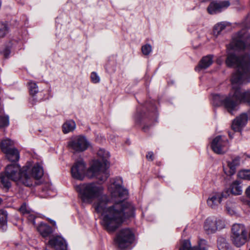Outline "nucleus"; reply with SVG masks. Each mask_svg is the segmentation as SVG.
Listing matches in <instances>:
<instances>
[{
    "label": "nucleus",
    "instance_id": "f257e3e1",
    "mask_svg": "<svg viewBox=\"0 0 250 250\" xmlns=\"http://www.w3.org/2000/svg\"><path fill=\"white\" fill-rule=\"evenodd\" d=\"M75 188L83 202L91 203L96 199L93 207L97 213L101 214V225L109 233L114 232L134 215V207L124 202L128 191L121 185L119 179L111 180L108 186L111 200L104 194V187L95 183L76 185Z\"/></svg>",
    "mask_w": 250,
    "mask_h": 250
},
{
    "label": "nucleus",
    "instance_id": "f03ea898",
    "mask_svg": "<svg viewBox=\"0 0 250 250\" xmlns=\"http://www.w3.org/2000/svg\"><path fill=\"white\" fill-rule=\"evenodd\" d=\"M230 50L226 61L229 67L237 69L231 78L232 98L236 102V111L241 103L250 106V90L242 91L238 85L250 82V33L243 29L235 35L229 44Z\"/></svg>",
    "mask_w": 250,
    "mask_h": 250
},
{
    "label": "nucleus",
    "instance_id": "7ed1b4c3",
    "mask_svg": "<svg viewBox=\"0 0 250 250\" xmlns=\"http://www.w3.org/2000/svg\"><path fill=\"white\" fill-rule=\"evenodd\" d=\"M43 174L42 167L39 164L34 165L30 162L26 163L22 168L18 164L8 165L4 173L0 174V180L4 188H9L11 187L10 180L18 185H23L29 187L32 185V179H40Z\"/></svg>",
    "mask_w": 250,
    "mask_h": 250
},
{
    "label": "nucleus",
    "instance_id": "20e7f679",
    "mask_svg": "<svg viewBox=\"0 0 250 250\" xmlns=\"http://www.w3.org/2000/svg\"><path fill=\"white\" fill-rule=\"evenodd\" d=\"M97 155L98 159L93 161L91 166L87 171V176L90 178H95L103 183L109 176L108 168L109 166L108 161L110 157L109 153L104 149H100Z\"/></svg>",
    "mask_w": 250,
    "mask_h": 250
},
{
    "label": "nucleus",
    "instance_id": "39448f33",
    "mask_svg": "<svg viewBox=\"0 0 250 250\" xmlns=\"http://www.w3.org/2000/svg\"><path fill=\"white\" fill-rule=\"evenodd\" d=\"M231 240L237 247H240L248 241V231L242 224L236 223L231 227Z\"/></svg>",
    "mask_w": 250,
    "mask_h": 250
},
{
    "label": "nucleus",
    "instance_id": "423d86ee",
    "mask_svg": "<svg viewBox=\"0 0 250 250\" xmlns=\"http://www.w3.org/2000/svg\"><path fill=\"white\" fill-rule=\"evenodd\" d=\"M232 89L228 95H212V103L214 106L223 105L225 109L231 114H233L236 111V102L232 98Z\"/></svg>",
    "mask_w": 250,
    "mask_h": 250
},
{
    "label": "nucleus",
    "instance_id": "0eeeda50",
    "mask_svg": "<svg viewBox=\"0 0 250 250\" xmlns=\"http://www.w3.org/2000/svg\"><path fill=\"white\" fill-rule=\"evenodd\" d=\"M134 235L129 228L120 229L116 234L115 241L118 248L123 250L129 247L133 242Z\"/></svg>",
    "mask_w": 250,
    "mask_h": 250
},
{
    "label": "nucleus",
    "instance_id": "6e6552de",
    "mask_svg": "<svg viewBox=\"0 0 250 250\" xmlns=\"http://www.w3.org/2000/svg\"><path fill=\"white\" fill-rule=\"evenodd\" d=\"M90 144L83 136H76L72 137L67 143L69 149L73 152H81L86 150Z\"/></svg>",
    "mask_w": 250,
    "mask_h": 250
},
{
    "label": "nucleus",
    "instance_id": "1a4fd4ad",
    "mask_svg": "<svg viewBox=\"0 0 250 250\" xmlns=\"http://www.w3.org/2000/svg\"><path fill=\"white\" fill-rule=\"evenodd\" d=\"M210 146L216 154L222 155L226 153L229 149V141L224 136H217L211 142Z\"/></svg>",
    "mask_w": 250,
    "mask_h": 250
},
{
    "label": "nucleus",
    "instance_id": "9d476101",
    "mask_svg": "<svg viewBox=\"0 0 250 250\" xmlns=\"http://www.w3.org/2000/svg\"><path fill=\"white\" fill-rule=\"evenodd\" d=\"M224 227V222L214 217H208L205 221L204 229L208 234L213 233L218 229H221Z\"/></svg>",
    "mask_w": 250,
    "mask_h": 250
},
{
    "label": "nucleus",
    "instance_id": "9b49d317",
    "mask_svg": "<svg viewBox=\"0 0 250 250\" xmlns=\"http://www.w3.org/2000/svg\"><path fill=\"white\" fill-rule=\"evenodd\" d=\"M229 195L228 190L216 192L211 195L207 200L208 205L212 208H217L223 200L227 199Z\"/></svg>",
    "mask_w": 250,
    "mask_h": 250
},
{
    "label": "nucleus",
    "instance_id": "f8f14e48",
    "mask_svg": "<svg viewBox=\"0 0 250 250\" xmlns=\"http://www.w3.org/2000/svg\"><path fill=\"white\" fill-rule=\"evenodd\" d=\"M249 119H250V109L246 112L242 113L233 120L232 129L235 132H240L247 124Z\"/></svg>",
    "mask_w": 250,
    "mask_h": 250
},
{
    "label": "nucleus",
    "instance_id": "ddd939ff",
    "mask_svg": "<svg viewBox=\"0 0 250 250\" xmlns=\"http://www.w3.org/2000/svg\"><path fill=\"white\" fill-rule=\"evenodd\" d=\"M86 170L85 164L82 159L77 161L72 167V176L76 179L82 180L84 177Z\"/></svg>",
    "mask_w": 250,
    "mask_h": 250
},
{
    "label": "nucleus",
    "instance_id": "4468645a",
    "mask_svg": "<svg viewBox=\"0 0 250 250\" xmlns=\"http://www.w3.org/2000/svg\"><path fill=\"white\" fill-rule=\"evenodd\" d=\"M230 5L228 0L211 2L207 8L208 12L210 14H215L221 12L227 8Z\"/></svg>",
    "mask_w": 250,
    "mask_h": 250
},
{
    "label": "nucleus",
    "instance_id": "2eb2a0df",
    "mask_svg": "<svg viewBox=\"0 0 250 250\" xmlns=\"http://www.w3.org/2000/svg\"><path fill=\"white\" fill-rule=\"evenodd\" d=\"M227 163V166L223 168L225 173L228 176L233 175L236 172V168L240 165V157L235 156L231 160L228 161Z\"/></svg>",
    "mask_w": 250,
    "mask_h": 250
},
{
    "label": "nucleus",
    "instance_id": "dca6fc26",
    "mask_svg": "<svg viewBox=\"0 0 250 250\" xmlns=\"http://www.w3.org/2000/svg\"><path fill=\"white\" fill-rule=\"evenodd\" d=\"M208 247L207 242L205 240H200L198 246L193 248L191 247L190 241L187 240L184 241L179 250H207Z\"/></svg>",
    "mask_w": 250,
    "mask_h": 250
},
{
    "label": "nucleus",
    "instance_id": "f3484780",
    "mask_svg": "<svg viewBox=\"0 0 250 250\" xmlns=\"http://www.w3.org/2000/svg\"><path fill=\"white\" fill-rule=\"evenodd\" d=\"M48 244L55 250H67V245L65 240L61 236L51 238L48 241Z\"/></svg>",
    "mask_w": 250,
    "mask_h": 250
},
{
    "label": "nucleus",
    "instance_id": "a211bd4d",
    "mask_svg": "<svg viewBox=\"0 0 250 250\" xmlns=\"http://www.w3.org/2000/svg\"><path fill=\"white\" fill-rule=\"evenodd\" d=\"M2 152L6 155V158L11 162H17L20 159V153L17 149L13 147L10 150L6 149L4 146L2 147Z\"/></svg>",
    "mask_w": 250,
    "mask_h": 250
},
{
    "label": "nucleus",
    "instance_id": "6ab92c4d",
    "mask_svg": "<svg viewBox=\"0 0 250 250\" xmlns=\"http://www.w3.org/2000/svg\"><path fill=\"white\" fill-rule=\"evenodd\" d=\"M213 56L208 55L204 57L200 61L199 64L195 68L196 71H200L202 69H205L208 67L213 62Z\"/></svg>",
    "mask_w": 250,
    "mask_h": 250
},
{
    "label": "nucleus",
    "instance_id": "aec40b11",
    "mask_svg": "<svg viewBox=\"0 0 250 250\" xmlns=\"http://www.w3.org/2000/svg\"><path fill=\"white\" fill-rule=\"evenodd\" d=\"M37 230L41 235L46 237L48 236L52 232V229L50 226L47 224L41 222L37 227Z\"/></svg>",
    "mask_w": 250,
    "mask_h": 250
},
{
    "label": "nucleus",
    "instance_id": "412c9836",
    "mask_svg": "<svg viewBox=\"0 0 250 250\" xmlns=\"http://www.w3.org/2000/svg\"><path fill=\"white\" fill-rule=\"evenodd\" d=\"M20 211L24 215H25L29 220L32 222L33 225H35V216L34 214L30 211L26 206L25 204L21 205L19 209Z\"/></svg>",
    "mask_w": 250,
    "mask_h": 250
},
{
    "label": "nucleus",
    "instance_id": "4be33fe9",
    "mask_svg": "<svg viewBox=\"0 0 250 250\" xmlns=\"http://www.w3.org/2000/svg\"><path fill=\"white\" fill-rule=\"evenodd\" d=\"M230 192L235 195H240L242 193V187L238 181L233 182L230 187Z\"/></svg>",
    "mask_w": 250,
    "mask_h": 250
},
{
    "label": "nucleus",
    "instance_id": "5701e85b",
    "mask_svg": "<svg viewBox=\"0 0 250 250\" xmlns=\"http://www.w3.org/2000/svg\"><path fill=\"white\" fill-rule=\"evenodd\" d=\"M76 128V124L74 121L69 120L64 123L62 125V131L64 133H68L73 131Z\"/></svg>",
    "mask_w": 250,
    "mask_h": 250
},
{
    "label": "nucleus",
    "instance_id": "b1692460",
    "mask_svg": "<svg viewBox=\"0 0 250 250\" xmlns=\"http://www.w3.org/2000/svg\"><path fill=\"white\" fill-rule=\"evenodd\" d=\"M7 222V213L4 210H0V229H5Z\"/></svg>",
    "mask_w": 250,
    "mask_h": 250
},
{
    "label": "nucleus",
    "instance_id": "393cba45",
    "mask_svg": "<svg viewBox=\"0 0 250 250\" xmlns=\"http://www.w3.org/2000/svg\"><path fill=\"white\" fill-rule=\"evenodd\" d=\"M228 23L225 22H221L216 24L213 28V34L215 36L219 35L221 32L225 29Z\"/></svg>",
    "mask_w": 250,
    "mask_h": 250
},
{
    "label": "nucleus",
    "instance_id": "a878e982",
    "mask_svg": "<svg viewBox=\"0 0 250 250\" xmlns=\"http://www.w3.org/2000/svg\"><path fill=\"white\" fill-rule=\"evenodd\" d=\"M14 142L9 139H6L3 140L1 141L0 143V148L2 151L3 146L5 147L6 149L10 150L13 147H14Z\"/></svg>",
    "mask_w": 250,
    "mask_h": 250
},
{
    "label": "nucleus",
    "instance_id": "bb28decb",
    "mask_svg": "<svg viewBox=\"0 0 250 250\" xmlns=\"http://www.w3.org/2000/svg\"><path fill=\"white\" fill-rule=\"evenodd\" d=\"M226 209L227 212L231 215L235 213V205L230 201L227 202L226 204Z\"/></svg>",
    "mask_w": 250,
    "mask_h": 250
},
{
    "label": "nucleus",
    "instance_id": "cd10ccee",
    "mask_svg": "<svg viewBox=\"0 0 250 250\" xmlns=\"http://www.w3.org/2000/svg\"><path fill=\"white\" fill-rule=\"evenodd\" d=\"M29 90L31 95L34 96L38 92V86L34 82L30 81L28 83Z\"/></svg>",
    "mask_w": 250,
    "mask_h": 250
},
{
    "label": "nucleus",
    "instance_id": "c85d7f7f",
    "mask_svg": "<svg viewBox=\"0 0 250 250\" xmlns=\"http://www.w3.org/2000/svg\"><path fill=\"white\" fill-rule=\"evenodd\" d=\"M8 32V27L5 22L0 21V38L4 37Z\"/></svg>",
    "mask_w": 250,
    "mask_h": 250
},
{
    "label": "nucleus",
    "instance_id": "c756f323",
    "mask_svg": "<svg viewBox=\"0 0 250 250\" xmlns=\"http://www.w3.org/2000/svg\"><path fill=\"white\" fill-rule=\"evenodd\" d=\"M238 176L243 179L250 180V169L240 171L238 173Z\"/></svg>",
    "mask_w": 250,
    "mask_h": 250
},
{
    "label": "nucleus",
    "instance_id": "7c9ffc66",
    "mask_svg": "<svg viewBox=\"0 0 250 250\" xmlns=\"http://www.w3.org/2000/svg\"><path fill=\"white\" fill-rule=\"evenodd\" d=\"M9 124V119L8 116H0V127H5L8 126Z\"/></svg>",
    "mask_w": 250,
    "mask_h": 250
},
{
    "label": "nucleus",
    "instance_id": "2f4dec72",
    "mask_svg": "<svg viewBox=\"0 0 250 250\" xmlns=\"http://www.w3.org/2000/svg\"><path fill=\"white\" fill-rule=\"evenodd\" d=\"M152 51V47L150 44H146L142 47V51L144 55H148Z\"/></svg>",
    "mask_w": 250,
    "mask_h": 250
},
{
    "label": "nucleus",
    "instance_id": "473e14b6",
    "mask_svg": "<svg viewBox=\"0 0 250 250\" xmlns=\"http://www.w3.org/2000/svg\"><path fill=\"white\" fill-rule=\"evenodd\" d=\"M91 82L93 83H97L100 82V78L98 75L97 73L93 72L91 74L90 76Z\"/></svg>",
    "mask_w": 250,
    "mask_h": 250
},
{
    "label": "nucleus",
    "instance_id": "72a5a7b5",
    "mask_svg": "<svg viewBox=\"0 0 250 250\" xmlns=\"http://www.w3.org/2000/svg\"><path fill=\"white\" fill-rule=\"evenodd\" d=\"M224 243L222 244H218V248L220 250H228L229 249V244L225 242V240H223Z\"/></svg>",
    "mask_w": 250,
    "mask_h": 250
},
{
    "label": "nucleus",
    "instance_id": "f704fd0d",
    "mask_svg": "<svg viewBox=\"0 0 250 250\" xmlns=\"http://www.w3.org/2000/svg\"><path fill=\"white\" fill-rule=\"evenodd\" d=\"M243 24L244 26H245L247 28L250 27V13L249 14L247 17L246 18L243 22Z\"/></svg>",
    "mask_w": 250,
    "mask_h": 250
},
{
    "label": "nucleus",
    "instance_id": "c9c22d12",
    "mask_svg": "<svg viewBox=\"0 0 250 250\" xmlns=\"http://www.w3.org/2000/svg\"><path fill=\"white\" fill-rule=\"evenodd\" d=\"M10 53V51L7 48L4 49L2 51V54L5 58H7L9 55Z\"/></svg>",
    "mask_w": 250,
    "mask_h": 250
},
{
    "label": "nucleus",
    "instance_id": "e433bc0d",
    "mask_svg": "<svg viewBox=\"0 0 250 250\" xmlns=\"http://www.w3.org/2000/svg\"><path fill=\"white\" fill-rule=\"evenodd\" d=\"M146 158L149 161H153V153L152 152H148L147 154L146 155Z\"/></svg>",
    "mask_w": 250,
    "mask_h": 250
},
{
    "label": "nucleus",
    "instance_id": "4c0bfd02",
    "mask_svg": "<svg viewBox=\"0 0 250 250\" xmlns=\"http://www.w3.org/2000/svg\"><path fill=\"white\" fill-rule=\"evenodd\" d=\"M245 193L248 198L250 199V186L247 188L245 191Z\"/></svg>",
    "mask_w": 250,
    "mask_h": 250
},
{
    "label": "nucleus",
    "instance_id": "58836bf2",
    "mask_svg": "<svg viewBox=\"0 0 250 250\" xmlns=\"http://www.w3.org/2000/svg\"><path fill=\"white\" fill-rule=\"evenodd\" d=\"M51 223H52L53 225H54L56 224L55 222V221H51Z\"/></svg>",
    "mask_w": 250,
    "mask_h": 250
},
{
    "label": "nucleus",
    "instance_id": "ea45409f",
    "mask_svg": "<svg viewBox=\"0 0 250 250\" xmlns=\"http://www.w3.org/2000/svg\"><path fill=\"white\" fill-rule=\"evenodd\" d=\"M229 136L230 137V138H232V136H231V135L230 134H229Z\"/></svg>",
    "mask_w": 250,
    "mask_h": 250
},
{
    "label": "nucleus",
    "instance_id": "a19ab883",
    "mask_svg": "<svg viewBox=\"0 0 250 250\" xmlns=\"http://www.w3.org/2000/svg\"><path fill=\"white\" fill-rule=\"evenodd\" d=\"M1 202H2V200L1 198H0V204H1Z\"/></svg>",
    "mask_w": 250,
    "mask_h": 250
},
{
    "label": "nucleus",
    "instance_id": "79ce46f5",
    "mask_svg": "<svg viewBox=\"0 0 250 250\" xmlns=\"http://www.w3.org/2000/svg\"><path fill=\"white\" fill-rule=\"evenodd\" d=\"M143 129H144L145 131H146V127H144L143 128Z\"/></svg>",
    "mask_w": 250,
    "mask_h": 250
},
{
    "label": "nucleus",
    "instance_id": "37998d69",
    "mask_svg": "<svg viewBox=\"0 0 250 250\" xmlns=\"http://www.w3.org/2000/svg\"><path fill=\"white\" fill-rule=\"evenodd\" d=\"M249 250H250V248L249 249Z\"/></svg>",
    "mask_w": 250,
    "mask_h": 250
}]
</instances>
